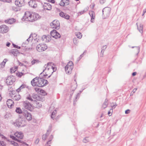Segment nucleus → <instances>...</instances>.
<instances>
[{
  "label": "nucleus",
  "mask_w": 146,
  "mask_h": 146,
  "mask_svg": "<svg viewBox=\"0 0 146 146\" xmlns=\"http://www.w3.org/2000/svg\"><path fill=\"white\" fill-rule=\"evenodd\" d=\"M105 1V0H100V3L101 4H103L104 3Z\"/></svg>",
  "instance_id": "58"
},
{
  "label": "nucleus",
  "mask_w": 146,
  "mask_h": 146,
  "mask_svg": "<svg viewBox=\"0 0 146 146\" xmlns=\"http://www.w3.org/2000/svg\"><path fill=\"white\" fill-rule=\"evenodd\" d=\"M49 68H51L52 69V72H53L54 71H55L56 70V68L55 67H53L52 66L50 67H49Z\"/></svg>",
  "instance_id": "48"
},
{
  "label": "nucleus",
  "mask_w": 146,
  "mask_h": 146,
  "mask_svg": "<svg viewBox=\"0 0 146 146\" xmlns=\"http://www.w3.org/2000/svg\"><path fill=\"white\" fill-rule=\"evenodd\" d=\"M137 74V73L136 72H134L132 73V75L133 76H135Z\"/></svg>",
  "instance_id": "64"
},
{
  "label": "nucleus",
  "mask_w": 146,
  "mask_h": 146,
  "mask_svg": "<svg viewBox=\"0 0 146 146\" xmlns=\"http://www.w3.org/2000/svg\"><path fill=\"white\" fill-rule=\"evenodd\" d=\"M51 140L48 141L46 143V144L45 145V146H50V144L51 143Z\"/></svg>",
  "instance_id": "47"
},
{
  "label": "nucleus",
  "mask_w": 146,
  "mask_h": 146,
  "mask_svg": "<svg viewBox=\"0 0 146 146\" xmlns=\"http://www.w3.org/2000/svg\"><path fill=\"white\" fill-rule=\"evenodd\" d=\"M117 105L115 104V105H114L113 106H111V109H114L115 108V107L117 106Z\"/></svg>",
  "instance_id": "59"
},
{
  "label": "nucleus",
  "mask_w": 146,
  "mask_h": 146,
  "mask_svg": "<svg viewBox=\"0 0 146 146\" xmlns=\"http://www.w3.org/2000/svg\"><path fill=\"white\" fill-rule=\"evenodd\" d=\"M22 142H20L21 143H22L23 144H24V145H25L27 146H28L29 145L28 144H27L26 143H25V142H23V141H22Z\"/></svg>",
  "instance_id": "61"
},
{
  "label": "nucleus",
  "mask_w": 146,
  "mask_h": 146,
  "mask_svg": "<svg viewBox=\"0 0 146 146\" xmlns=\"http://www.w3.org/2000/svg\"><path fill=\"white\" fill-rule=\"evenodd\" d=\"M78 40L77 38H74L73 39L74 43L75 44H77L78 42Z\"/></svg>",
  "instance_id": "40"
},
{
  "label": "nucleus",
  "mask_w": 146,
  "mask_h": 146,
  "mask_svg": "<svg viewBox=\"0 0 146 146\" xmlns=\"http://www.w3.org/2000/svg\"><path fill=\"white\" fill-rule=\"evenodd\" d=\"M14 135L15 137L19 139H23V135L22 132H17L14 133Z\"/></svg>",
  "instance_id": "21"
},
{
  "label": "nucleus",
  "mask_w": 146,
  "mask_h": 146,
  "mask_svg": "<svg viewBox=\"0 0 146 146\" xmlns=\"http://www.w3.org/2000/svg\"><path fill=\"white\" fill-rule=\"evenodd\" d=\"M44 68H45L43 72L40 74V76H42V77L45 78H49L51 76L52 72V69L51 68L47 67L46 64H45Z\"/></svg>",
  "instance_id": "3"
},
{
  "label": "nucleus",
  "mask_w": 146,
  "mask_h": 146,
  "mask_svg": "<svg viewBox=\"0 0 146 146\" xmlns=\"http://www.w3.org/2000/svg\"><path fill=\"white\" fill-rule=\"evenodd\" d=\"M111 9L109 7L104 8L102 10V16L104 19H106L110 16Z\"/></svg>",
  "instance_id": "6"
},
{
  "label": "nucleus",
  "mask_w": 146,
  "mask_h": 146,
  "mask_svg": "<svg viewBox=\"0 0 146 146\" xmlns=\"http://www.w3.org/2000/svg\"><path fill=\"white\" fill-rule=\"evenodd\" d=\"M47 48V46L45 44H39L38 45L36 48L37 51L42 52L45 51Z\"/></svg>",
  "instance_id": "10"
},
{
  "label": "nucleus",
  "mask_w": 146,
  "mask_h": 146,
  "mask_svg": "<svg viewBox=\"0 0 146 146\" xmlns=\"http://www.w3.org/2000/svg\"><path fill=\"white\" fill-rule=\"evenodd\" d=\"M85 52H84L83 54H82L80 55V56L78 58V60H80V59L82 58L84 54L85 53Z\"/></svg>",
  "instance_id": "51"
},
{
  "label": "nucleus",
  "mask_w": 146,
  "mask_h": 146,
  "mask_svg": "<svg viewBox=\"0 0 146 146\" xmlns=\"http://www.w3.org/2000/svg\"><path fill=\"white\" fill-rule=\"evenodd\" d=\"M89 141V140L88 139V137H86L84 138L83 140V142L84 143H87Z\"/></svg>",
  "instance_id": "44"
},
{
  "label": "nucleus",
  "mask_w": 146,
  "mask_h": 146,
  "mask_svg": "<svg viewBox=\"0 0 146 146\" xmlns=\"http://www.w3.org/2000/svg\"><path fill=\"white\" fill-rule=\"evenodd\" d=\"M19 65L21 66H24L25 67H26L27 66L26 65H24L23 63H22L21 62H19Z\"/></svg>",
  "instance_id": "53"
},
{
  "label": "nucleus",
  "mask_w": 146,
  "mask_h": 146,
  "mask_svg": "<svg viewBox=\"0 0 146 146\" xmlns=\"http://www.w3.org/2000/svg\"><path fill=\"white\" fill-rule=\"evenodd\" d=\"M7 61V60L6 59H5L3 62L2 63L3 64V66H4L5 65L6 62Z\"/></svg>",
  "instance_id": "49"
},
{
  "label": "nucleus",
  "mask_w": 146,
  "mask_h": 146,
  "mask_svg": "<svg viewBox=\"0 0 146 146\" xmlns=\"http://www.w3.org/2000/svg\"><path fill=\"white\" fill-rule=\"evenodd\" d=\"M39 141V139L38 138H37L36 139V140L35 142V143L37 144L38 143Z\"/></svg>",
  "instance_id": "55"
},
{
  "label": "nucleus",
  "mask_w": 146,
  "mask_h": 146,
  "mask_svg": "<svg viewBox=\"0 0 146 146\" xmlns=\"http://www.w3.org/2000/svg\"><path fill=\"white\" fill-rule=\"evenodd\" d=\"M10 137L13 140L19 142H22V140L19 139H18L17 138H16L15 136L13 135H10Z\"/></svg>",
  "instance_id": "28"
},
{
  "label": "nucleus",
  "mask_w": 146,
  "mask_h": 146,
  "mask_svg": "<svg viewBox=\"0 0 146 146\" xmlns=\"http://www.w3.org/2000/svg\"><path fill=\"white\" fill-rule=\"evenodd\" d=\"M69 4V0H61L59 3L60 5L62 6H67Z\"/></svg>",
  "instance_id": "18"
},
{
  "label": "nucleus",
  "mask_w": 146,
  "mask_h": 146,
  "mask_svg": "<svg viewBox=\"0 0 146 146\" xmlns=\"http://www.w3.org/2000/svg\"><path fill=\"white\" fill-rule=\"evenodd\" d=\"M24 17L25 21L33 22L39 19V15L35 13L27 11L25 12V15Z\"/></svg>",
  "instance_id": "2"
},
{
  "label": "nucleus",
  "mask_w": 146,
  "mask_h": 146,
  "mask_svg": "<svg viewBox=\"0 0 146 146\" xmlns=\"http://www.w3.org/2000/svg\"><path fill=\"white\" fill-rule=\"evenodd\" d=\"M48 2L51 3H55V1L54 0H48Z\"/></svg>",
  "instance_id": "60"
},
{
  "label": "nucleus",
  "mask_w": 146,
  "mask_h": 146,
  "mask_svg": "<svg viewBox=\"0 0 146 146\" xmlns=\"http://www.w3.org/2000/svg\"><path fill=\"white\" fill-rule=\"evenodd\" d=\"M10 53L13 54V56H17L19 53L18 50L17 49H15L12 50L10 51Z\"/></svg>",
  "instance_id": "26"
},
{
  "label": "nucleus",
  "mask_w": 146,
  "mask_h": 146,
  "mask_svg": "<svg viewBox=\"0 0 146 146\" xmlns=\"http://www.w3.org/2000/svg\"><path fill=\"white\" fill-rule=\"evenodd\" d=\"M23 115L24 117L28 121H31L32 119V116L31 114L27 110H24L23 112Z\"/></svg>",
  "instance_id": "11"
},
{
  "label": "nucleus",
  "mask_w": 146,
  "mask_h": 146,
  "mask_svg": "<svg viewBox=\"0 0 146 146\" xmlns=\"http://www.w3.org/2000/svg\"><path fill=\"white\" fill-rule=\"evenodd\" d=\"M130 110H127L125 111V114H128L130 112Z\"/></svg>",
  "instance_id": "57"
},
{
  "label": "nucleus",
  "mask_w": 146,
  "mask_h": 146,
  "mask_svg": "<svg viewBox=\"0 0 146 146\" xmlns=\"http://www.w3.org/2000/svg\"><path fill=\"white\" fill-rule=\"evenodd\" d=\"M28 5L32 7L35 8L37 6V2L35 0H30L28 3Z\"/></svg>",
  "instance_id": "16"
},
{
  "label": "nucleus",
  "mask_w": 146,
  "mask_h": 146,
  "mask_svg": "<svg viewBox=\"0 0 146 146\" xmlns=\"http://www.w3.org/2000/svg\"><path fill=\"white\" fill-rule=\"evenodd\" d=\"M80 93H78L76 95L75 97V99L74 100V104H75L76 102H77V100L78 99L80 96Z\"/></svg>",
  "instance_id": "32"
},
{
  "label": "nucleus",
  "mask_w": 146,
  "mask_h": 146,
  "mask_svg": "<svg viewBox=\"0 0 146 146\" xmlns=\"http://www.w3.org/2000/svg\"><path fill=\"white\" fill-rule=\"evenodd\" d=\"M89 14L91 17V21L93 23L94 22V20L95 18V13L94 11H90L89 12Z\"/></svg>",
  "instance_id": "23"
},
{
  "label": "nucleus",
  "mask_w": 146,
  "mask_h": 146,
  "mask_svg": "<svg viewBox=\"0 0 146 146\" xmlns=\"http://www.w3.org/2000/svg\"><path fill=\"white\" fill-rule=\"evenodd\" d=\"M1 1L9 3L11 2V0H0Z\"/></svg>",
  "instance_id": "54"
},
{
  "label": "nucleus",
  "mask_w": 146,
  "mask_h": 146,
  "mask_svg": "<svg viewBox=\"0 0 146 146\" xmlns=\"http://www.w3.org/2000/svg\"><path fill=\"white\" fill-rule=\"evenodd\" d=\"M107 46L105 45V46H103L102 48V50L104 51L105 50Z\"/></svg>",
  "instance_id": "52"
},
{
  "label": "nucleus",
  "mask_w": 146,
  "mask_h": 146,
  "mask_svg": "<svg viewBox=\"0 0 146 146\" xmlns=\"http://www.w3.org/2000/svg\"><path fill=\"white\" fill-rule=\"evenodd\" d=\"M0 146H6L5 143L3 141H0Z\"/></svg>",
  "instance_id": "43"
},
{
  "label": "nucleus",
  "mask_w": 146,
  "mask_h": 146,
  "mask_svg": "<svg viewBox=\"0 0 146 146\" xmlns=\"http://www.w3.org/2000/svg\"><path fill=\"white\" fill-rule=\"evenodd\" d=\"M23 105L25 109L29 111H32L33 109V108L31 103L27 101L23 102Z\"/></svg>",
  "instance_id": "7"
},
{
  "label": "nucleus",
  "mask_w": 146,
  "mask_h": 146,
  "mask_svg": "<svg viewBox=\"0 0 146 146\" xmlns=\"http://www.w3.org/2000/svg\"><path fill=\"white\" fill-rule=\"evenodd\" d=\"M24 75L25 74L21 72H19L16 74L17 76L19 78L21 77L22 76Z\"/></svg>",
  "instance_id": "38"
},
{
  "label": "nucleus",
  "mask_w": 146,
  "mask_h": 146,
  "mask_svg": "<svg viewBox=\"0 0 146 146\" xmlns=\"http://www.w3.org/2000/svg\"><path fill=\"white\" fill-rule=\"evenodd\" d=\"M42 5L44 10H50L52 9L51 5L49 3H44L42 4Z\"/></svg>",
  "instance_id": "15"
},
{
  "label": "nucleus",
  "mask_w": 146,
  "mask_h": 146,
  "mask_svg": "<svg viewBox=\"0 0 146 146\" xmlns=\"http://www.w3.org/2000/svg\"><path fill=\"white\" fill-rule=\"evenodd\" d=\"M56 110H54L52 113L51 115V118L53 119H54L55 118V115L56 114Z\"/></svg>",
  "instance_id": "35"
},
{
  "label": "nucleus",
  "mask_w": 146,
  "mask_h": 146,
  "mask_svg": "<svg viewBox=\"0 0 146 146\" xmlns=\"http://www.w3.org/2000/svg\"><path fill=\"white\" fill-rule=\"evenodd\" d=\"M53 63L51 62H48L46 66H47V67H49L52 66V65H53Z\"/></svg>",
  "instance_id": "45"
},
{
  "label": "nucleus",
  "mask_w": 146,
  "mask_h": 146,
  "mask_svg": "<svg viewBox=\"0 0 146 146\" xmlns=\"http://www.w3.org/2000/svg\"><path fill=\"white\" fill-rule=\"evenodd\" d=\"M51 28L56 29H58L60 28V24L59 21L57 20H54L50 23Z\"/></svg>",
  "instance_id": "9"
},
{
  "label": "nucleus",
  "mask_w": 146,
  "mask_h": 146,
  "mask_svg": "<svg viewBox=\"0 0 146 146\" xmlns=\"http://www.w3.org/2000/svg\"><path fill=\"white\" fill-rule=\"evenodd\" d=\"M15 81V77L10 76L8 77L6 80V83L7 85H12Z\"/></svg>",
  "instance_id": "8"
},
{
  "label": "nucleus",
  "mask_w": 146,
  "mask_h": 146,
  "mask_svg": "<svg viewBox=\"0 0 146 146\" xmlns=\"http://www.w3.org/2000/svg\"><path fill=\"white\" fill-rule=\"evenodd\" d=\"M13 124L16 127H23L25 124V121L21 118L17 119L16 121L13 123Z\"/></svg>",
  "instance_id": "4"
},
{
  "label": "nucleus",
  "mask_w": 146,
  "mask_h": 146,
  "mask_svg": "<svg viewBox=\"0 0 146 146\" xmlns=\"http://www.w3.org/2000/svg\"><path fill=\"white\" fill-rule=\"evenodd\" d=\"M11 96L14 100L16 101H18L21 98V96L18 94H13V95H11Z\"/></svg>",
  "instance_id": "20"
},
{
  "label": "nucleus",
  "mask_w": 146,
  "mask_h": 146,
  "mask_svg": "<svg viewBox=\"0 0 146 146\" xmlns=\"http://www.w3.org/2000/svg\"><path fill=\"white\" fill-rule=\"evenodd\" d=\"M13 47H14V48H18V49H20L21 48V47H20V46H18L14 44H13Z\"/></svg>",
  "instance_id": "50"
},
{
  "label": "nucleus",
  "mask_w": 146,
  "mask_h": 146,
  "mask_svg": "<svg viewBox=\"0 0 146 146\" xmlns=\"http://www.w3.org/2000/svg\"><path fill=\"white\" fill-rule=\"evenodd\" d=\"M14 102L11 99H8L7 101V104L8 107L9 108H11L13 105Z\"/></svg>",
  "instance_id": "22"
},
{
  "label": "nucleus",
  "mask_w": 146,
  "mask_h": 146,
  "mask_svg": "<svg viewBox=\"0 0 146 146\" xmlns=\"http://www.w3.org/2000/svg\"><path fill=\"white\" fill-rule=\"evenodd\" d=\"M51 126H50L48 129L46 133L44 135H43L42 136V139L43 140H45L46 139L47 137L49 135V134L51 131Z\"/></svg>",
  "instance_id": "19"
},
{
  "label": "nucleus",
  "mask_w": 146,
  "mask_h": 146,
  "mask_svg": "<svg viewBox=\"0 0 146 146\" xmlns=\"http://www.w3.org/2000/svg\"><path fill=\"white\" fill-rule=\"evenodd\" d=\"M26 87V85L25 84H22L20 87L16 90V91L18 92H19L22 91V89L25 88Z\"/></svg>",
  "instance_id": "27"
},
{
  "label": "nucleus",
  "mask_w": 146,
  "mask_h": 146,
  "mask_svg": "<svg viewBox=\"0 0 146 146\" xmlns=\"http://www.w3.org/2000/svg\"><path fill=\"white\" fill-rule=\"evenodd\" d=\"M137 29L140 33H142L143 30V25L140 24L139 26H137Z\"/></svg>",
  "instance_id": "29"
},
{
  "label": "nucleus",
  "mask_w": 146,
  "mask_h": 146,
  "mask_svg": "<svg viewBox=\"0 0 146 146\" xmlns=\"http://www.w3.org/2000/svg\"><path fill=\"white\" fill-rule=\"evenodd\" d=\"M34 106L37 108H39L42 106V102L39 100L34 101Z\"/></svg>",
  "instance_id": "17"
},
{
  "label": "nucleus",
  "mask_w": 146,
  "mask_h": 146,
  "mask_svg": "<svg viewBox=\"0 0 146 146\" xmlns=\"http://www.w3.org/2000/svg\"><path fill=\"white\" fill-rule=\"evenodd\" d=\"M39 62L38 60L37 59H33L31 61V63L32 65L34 64H37Z\"/></svg>",
  "instance_id": "34"
},
{
  "label": "nucleus",
  "mask_w": 146,
  "mask_h": 146,
  "mask_svg": "<svg viewBox=\"0 0 146 146\" xmlns=\"http://www.w3.org/2000/svg\"><path fill=\"white\" fill-rule=\"evenodd\" d=\"M15 111L17 113L23 114V111H22L20 108H17Z\"/></svg>",
  "instance_id": "31"
},
{
  "label": "nucleus",
  "mask_w": 146,
  "mask_h": 146,
  "mask_svg": "<svg viewBox=\"0 0 146 146\" xmlns=\"http://www.w3.org/2000/svg\"><path fill=\"white\" fill-rule=\"evenodd\" d=\"M8 27L6 25H3L0 26V32L2 33H6L8 31Z\"/></svg>",
  "instance_id": "13"
},
{
  "label": "nucleus",
  "mask_w": 146,
  "mask_h": 146,
  "mask_svg": "<svg viewBox=\"0 0 146 146\" xmlns=\"http://www.w3.org/2000/svg\"><path fill=\"white\" fill-rule=\"evenodd\" d=\"M108 100L106 99L102 106V107L104 109L107 107L108 105Z\"/></svg>",
  "instance_id": "30"
},
{
  "label": "nucleus",
  "mask_w": 146,
  "mask_h": 146,
  "mask_svg": "<svg viewBox=\"0 0 146 146\" xmlns=\"http://www.w3.org/2000/svg\"><path fill=\"white\" fill-rule=\"evenodd\" d=\"M11 145H13L15 146H17L18 145V144L17 143L13 141H11Z\"/></svg>",
  "instance_id": "41"
},
{
  "label": "nucleus",
  "mask_w": 146,
  "mask_h": 146,
  "mask_svg": "<svg viewBox=\"0 0 146 146\" xmlns=\"http://www.w3.org/2000/svg\"><path fill=\"white\" fill-rule=\"evenodd\" d=\"M16 20L15 19L13 18H11V19H8L6 20H5V22L6 23H8L9 24H12Z\"/></svg>",
  "instance_id": "25"
},
{
  "label": "nucleus",
  "mask_w": 146,
  "mask_h": 146,
  "mask_svg": "<svg viewBox=\"0 0 146 146\" xmlns=\"http://www.w3.org/2000/svg\"><path fill=\"white\" fill-rule=\"evenodd\" d=\"M73 68V63L72 61L69 62L65 67V70L66 73L67 74H71Z\"/></svg>",
  "instance_id": "5"
},
{
  "label": "nucleus",
  "mask_w": 146,
  "mask_h": 146,
  "mask_svg": "<svg viewBox=\"0 0 146 146\" xmlns=\"http://www.w3.org/2000/svg\"><path fill=\"white\" fill-rule=\"evenodd\" d=\"M104 52V51L102 50L101 52V54H100L101 57L103 56Z\"/></svg>",
  "instance_id": "56"
},
{
  "label": "nucleus",
  "mask_w": 146,
  "mask_h": 146,
  "mask_svg": "<svg viewBox=\"0 0 146 146\" xmlns=\"http://www.w3.org/2000/svg\"><path fill=\"white\" fill-rule=\"evenodd\" d=\"M25 3L24 0H16L15 2L16 5L18 7H22L24 5Z\"/></svg>",
  "instance_id": "14"
},
{
  "label": "nucleus",
  "mask_w": 146,
  "mask_h": 146,
  "mask_svg": "<svg viewBox=\"0 0 146 146\" xmlns=\"http://www.w3.org/2000/svg\"><path fill=\"white\" fill-rule=\"evenodd\" d=\"M49 36H46L45 35H44L42 37V40H44L45 41H46L47 40V38H49Z\"/></svg>",
  "instance_id": "37"
},
{
  "label": "nucleus",
  "mask_w": 146,
  "mask_h": 146,
  "mask_svg": "<svg viewBox=\"0 0 146 146\" xmlns=\"http://www.w3.org/2000/svg\"><path fill=\"white\" fill-rule=\"evenodd\" d=\"M27 98V100H29V101H33L34 100H33L32 99V98L30 96H28Z\"/></svg>",
  "instance_id": "46"
},
{
  "label": "nucleus",
  "mask_w": 146,
  "mask_h": 146,
  "mask_svg": "<svg viewBox=\"0 0 146 146\" xmlns=\"http://www.w3.org/2000/svg\"><path fill=\"white\" fill-rule=\"evenodd\" d=\"M53 138V135H51L49 137L50 140H51V141Z\"/></svg>",
  "instance_id": "62"
},
{
  "label": "nucleus",
  "mask_w": 146,
  "mask_h": 146,
  "mask_svg": "<svg viewBox=\"0 0 146 146\" xmlns=\"http://www.w3.org/2000/svg\"><path fill=\"white\" fill-rule=\"evenodd\" d=\"M60 16L65 19H68L70 18V16L67 14L64 13L63 12H62L59 13Z\"/></svg>",
  "instance_id": "24"
},
{
  "label": "nucleus",
  "mask_w": 146,
  "mask_h": 146,
  "mask_svg": "<svg viewBox=\"0 0 146 146\" xmlns=\"http://www.w3.org/2000/svg\"><path fill=\"white\" fill-rule=\"evenodd\" d=\"M135 47V48L137 52V54H138L140 51V47L139 46H132L131 47L132 48H133Z\"/></svg>",
  "instance_id": "39"
},
{
  "label": "nucleus",
  "mask_w": 146,
  "mask_h": 146,
  "mask_svg": "<svg viewBox=\"0 0 146 146\" xmlns=\"http://www.w3.org/2000/svg\"><path fill=\"white\" fill-rule=\"evenodd\" d=\"M50 34L52 36L55 38H59L61 36L60 34L55 30L51 31Z\"/></svg>",
  "instance_id": "12"
},
{
  "label": "nucleus",
  "mask_w": 146,
  "mask_h": 146,
  "mask_svg": "<svg viewBox=\"0 0 146 146\" xmlns=\"http://www.w3.org/2000/svg\"><path fill=\"white\" fill-rule=\"evenodd\" d=\"M31 35H30V36H29V38H28L27 40V41H28V43L29 42V41L31 40V39H30V38L31 37Z\"/></svg>",
  "instance_id": "63"
},
{
  "label": "nucleus",
  "mask_w": 146,
  "mask_h": 146,
  "mask_svg": "<svg viewBox=\"0 0 146 146\" xmlns=\"http://www.w3.org/2000/svg\"><path fill=\"white\" fill-rule=\"evenodd\" d=\"M11 117V114L10 113H7L4 116L5 119H8Z\"/></svg>",
  "instance_id": "33"
},
{
  "label": "nucleus",
  "mask_w": 146,
  "mask_h": 146,
  "mask_svg": "<svg viewBox=\"0 0 146 146\" xmlns=\"http://www.w3.org/2000/svg\"><path fill=\"white\" fill-rule=\"evenodd\" d=\"M36 77L31 81L32 85L35 87H41L46 86L48 83V81L43 78Z\"/></svg>",
  "instance_id": "1"
},
{
  "label": "nucleus",
  "mask_w": 146,
  "mask_h": 146,
  "mask_svg": "<svg viewBox=\"0 0 146 146\" xmlns=\"http://www.w3.org/2000/svg\"><path fill=\"white\" fill-rule=\"evenodd\" d=\"M87 11V9H84L83 11H81V12H79L78 13V15H82V14H83L84 12H86Z\"/></svg>",
  "instance_id": "42"
},
{
  "label": "nucleus",
  "mask_w": 146,
  "mask_h": 146,
  "mask_svg": "<svg viewBox=\"0 0 146 146\" xmlns=\"http://www.w3.org/2000/svg\"><path fill=\"white\" fill-rule=\"evenodd\" d=\"M76 35L78 38H81L82 37V35L81 33L79 32L76 33Z\"/></svg>",
  "instance_id": "36"
}]
</instances>
